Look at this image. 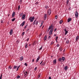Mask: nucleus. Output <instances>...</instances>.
Returning a JSON list of instances; mask_svg holds the SVG:
<instances>
[{"label":"nucleus","mask_w":79,"mask_h":79,"mask_svg":"<svg viewBox=\"0 0 79 79\" xmlns=\"http://www.w3.org/2000/svg\"><path fill=\"white\" fill-rule=\"evenodd\" d=\"M37 20H36V19L35 20L34 22H33V24H35V22Z\"/></svg>","instance_id":"32"},{"label":"nucleus","mask_w":79,"mask_h":79,"mask_svg":"<svg viewBox=\"0 0 79 79\" xmlns=\"http://www.w3.org/2000/svg\"><path fill=\"white\" fill-rule=\"evenodd\" d=\"M23 60V56L21 57L20 58V60L22 61Z\"/></svg>","instance_id":"20"},{"label":"nucleus","mask_w":79,"mask_h":79,"mask_svg":"<svg viewBox=\"0 0 79 79\" xmlns=\"http://www.w3.org/2000/svg\"><path fill=\"white\" fill-rule=\"evenodd\" d=\"M58 36L56 37V42H57V40H58Z\"/></svg>","instance_id":"29"},{"label":"nucleus","mask_w":79,"mask_h":79,"mask_svg":"<svg viewBox=\"0 0 79 79\" xmlns=\"http://www.w3.org/2000/svg\"><path fill=\"white\" fill-rule=\"evenodd\" d=\"M79 36H77L76 37V41H77L79 39Z\"/></svg>","instance_id":"16"},{"label":"nucleus","mask_w":79,"mask_h":79,"mask_svg":"<svg viewBox=\"0 0 79 79\" xmlns=\"http://www.w3.org/2000/svg\"><path fill=\"white\" fill-rule=\"evenodd\" d=\"M18 8L19 9V8H20V6L19 5L18 7Z\"/></svg>","instance_id":"44"},{"label":"nucleus","mask_w":79,"mask_h":79,"mask_svg":"<svg viewBox=\"0 0 79 79\" xmlns=\"http://www.w3.org/2000/svg\"><path fill=\"white\" fill-rule=\"evenodd\" d=\"M78 16H79V14L77 11H76L75 13V16L76 18H78Z\"/></svg>","instance_id":"4"},{"label":"nucleus","mask_w":79,"mask_h":79,"mask_svg":"<svg viewBox=\"0 0 79 79\" xmlns=\"http://www.w3.org/2000/svg\"><path fill=\"white\" fill-rule=\"evenodd\" d=\"M50 37H51V36H49V37H48V39H50Z\"/></svg>","instance_id":"47"},{"label":"nucleus","mask_w":79,"mask_h":79,"mask_svg":"<svg viewBox=\"0 0 79 79\" xmlns=\"http://www.w3.org/2000/svg\"><path fill=\"white\" fill-rule=\"evenodd\" d=\"M12 68V67H9L8 68H9V69H10H10H11Z\"/></svg>","instance_id":"45"},{"label":"nucleus","mask_w":79,"mask_h":79,"mask_svg":"<svg viewBox=\"0 0 79 79\" xmlns=\"http://www.w3.org/2000/svg\"><path fill=\"white\" fill-rule=\"evenodd\" d=\"M17 68H18V66H15L14 67V69H16Z\"/></svg>","instance_id":"26"},{"label":"nucleus","mask_w":79,"mask_h":79,"mask_svg":"<svg viewBox=\"0 0 79 79\" xmlns=\"http://www.w3.org/2000/svg\"><path fill=\"white\" fill-rule=\"evenodd\" d=\"M44 20H46L47 19V14H45L44 15Z\"/></svg>","instance_id":"6"},{"label":"nucleus","mask_w":79,"mask_h":79,"mask_svg":"<svg viewBox=\"0 0 79 79\" xmlns=\"http://www.w3.org/2000/svg\"><path fill=\"white\" fill-rule=\"evenodd\" d=\"M52 12V11H51V9H49L48 11V15H50Z\"/></svg>","instance_id":"5"},{"label":"nucleus","mask_w":79,"mask_h":79,"mask_svg":"<svg viewBox=\"0 0 79 79\" xmlns=\"http://www.w3.org/2000/svg\"><path fill=\"white\" fill-rule=\"evenodd\" d=\"M42 34H40V36H41V35H42Z\"/></svg>","instance_id":"59"},{"label":"nucleus","mask_w":79,"mask_h":79,"mask_svg":"<svg viewBox=\"0 0 79 79\" xmlns=\"http://www.w3.org/2000/svg\"><path fill=\"white\" fill-rule=\"evenodd\" d=\"M56 47H59V44H58L56 45Z\"/></svg>","instance_id":"48"},{"label":"nucleus","mask_w":79,"mask_h":79,"mask_svg":"<svg viewBox=\"0 0 79 79\" xmlns=\"http://www.w3.org/2000/svg\"><path fill=\"white\" fill-rule=\"evenodd\" d=\"M32 62L33 63V62H34V59H33L32 60Z\"/></svg>","instance_id":"54"},{"label":"nucleus","mask_w":79,"mask_h":79,"mask_svg":"<svg viewBox=\"0 0 79 79\" xmlns=\"http://www.w3.org/2000/svg\"><path fill=\"white\" fill-rule=\"evenodd\" d=\"M70 8H69V10H70Z\"/></svg>","instance_id":"62"},{"label":"nucleus","mask_w":79,"mask_h":79,"mask_svg":"<svg viewBox=\"0 0 79 79\" xmlns=\"http://www.w3.org/2000/svg\"><path fill=\"white\" fill-rule=\"evenodd\" d=\"M37 67H35L34 69L35 71H36V70H37Z\"/></svg>","instance_id":"39"},{"label":"nucleus","mask_w":79,"mask_h":79,"mask_svg":"<svg viewBox=\"0 0 79 79\" xmlns=\"http://www.w3.org/2000/svg\"><path fill=\"white\" fill-rule=\"evenodd\" d=\"M41 65H42L43 66H44V65H45V62H43L42 63Z\"/></svg>","instance_id":"30"},{"label":"nucleus","mask_w":79,"mask_h":79,"mask_svg":"<svg viewBox=\"0 0 79 79\" xmlns=\"http://www.w3.org/2000/svg\"><path fill=\"white\" fill-rule=\"evenodd\" d=\"M54 28V27L53 26V24H51V26H50L48 30H51L50 31L49 35H51L52 34V32H53V28Z\"/></svg>","instance_id":"1"},{"label":"nucleus","mask_w":79,"mask_h":79,"mask_svg":"<svg viewBox=\"0 0 79 79\" xmlns=\"http://www.w3.org/2000/svg\"><path fill=\"white\" fill-rule=\"evenodd\" d=\"M24 65L25 66H27V64L26 63H25Z\"/></svg>","instance_id":"31"},{"label":"nucleus","mask_w":79,"mask_h":79,"mask_svg":"<svg viewBox=\"0 0 79 79\" xmlns=\"http://www.w3.org/2000/svg\"><path fill=\"white\" fill-rule=\"evenodd\" d=\"M64 60H65L64 57H62V58H59L58 59V61L59 62H61V63H63V61H64Z\"/></svg>","instance_id":"2"},{"label":"nucleus","mask_w":79,"mask_h":79,"mask_svg":"<svg viewBox=\"0 0 79 79\" xmlns=\"http://www.w3.org/2000/svg\"><path fill=\"white\" fill-rule=\"evenodd\" d=\"M64 31H65V35H66L68 33V31L67 30H66V29H64Z\"/></svg>","instance_id":"7"},{"label":"nucleus","mask_w":79,"mask_h":79,"mask_svg":"<svg viewBox=\"0 0 79 79\" xmlns=\"http://www.w3.org/2000/svg\"><path fill=\"white\" fill-rule=\"evenodd\" d=\"M13 29H11L10 30V35H12L13 34Z\"/></svg>","instance_id":"8"},{"label":"nucleus","mask_w":79,"mask_h":79,"mask_svg":"<svg viewBox=\"0 0 79 79\" xmlns=\"http://www.w3.org/2000/svg\"><path fill=\"white\" fill-rule=\"evenodd\" d=\"M22 19H24L26 18V16L25 14H23L22 16Z\"/></svg>","instance_id":"9"},{"label":"nucleus","mask_w":79,"mask_h":79,"mask_svg":"<svg viewBox=\"0 0 79 79\" xmlns=\"http://www.w3.org/2000/svg\"><path fill=\"white\" fill-rule=\"evenodd\" d=\"M57 30V29L56 28V29H54V31H56Z\"/></svg>","instance_id":"51"},{"label":"nucleus","mask_w":79,"mask_h":79,"mask_svg":"<svg viewBox=\"0 0 79 79\" xmlns=\"http://www.w3.org/2000/svg\"><path fill=\"white\" fill-rule=\"evenodd\" d=\"M42 62H43V61H42L41 62V63H40V64H42Z\"/></svg>","instance_id":"52"},{"label":"nucleus","mask_w":79,"mask_h":79,"mask_svg":"<svg viewBox=\"0 0 79 79\" xmlns=\"http://www.w3.org/2000/svg\"><path fill=\"white\" fill-rule=\"evenodd\" d=\"M15 12H14L12 13V17L13 18H14V16H15Z\"/></svg>","instance_id":"13"},{"label":"nucleus","mask_w":79,"mask_h":79,"mask_svg":"<svg viewBox=\"0 0 79 79\" xmlns=\"http://www.w3.org/2000/svg\"><path fill=\"white\" fill-rule=\"evenodd\" d=\"M35 42H34L33 43V45H35Z\"/></svg>","instance_id":"55"},{"label":"nucleus","mask_w":79,"mask_h":79,"mask_svg":"<svg viewBox=\"0 0 79 79\" xmlns=\"http://www.w3.org/2000/svg\"><path fill=\"white\" fill-rule=\"evenodd\" d=\"M15 19H16L15 18L12 19V21H15Z\"/></svg>","instance_id":"28"},{"label":"nucleus","mask_w":79,"mask_h":79,"mask_svg":"<svg viewBox=\"0 0 79 79\" xmlns=\"http://www.w3.org/2000/svg\"><path fill=\"white\" fill-rule=\"evenodd\" d=\"M53 63L54 64H56V59L54 60Z\"/></svg>","instance_id":"19"},{"label":"nucleus","mask_w":79,"mask_h":79,"mask_svg":"<svg viewBox=\"0 0 79 79\" xmlns=\"http://www.w3.org/2000/svg\"><path fill=\"white\" fill-rule=\"evenodd\" d=\"M64 40H65V39H64Z\"/></svg>","instance_id":"64"},{"label":"nucleus","mask_w":79,"mask_h":79,"mask_svg":"<svg viewBox=\"0 0 79 79\" xmlns=\"http://www.w3.org/2000/svg\"><path fill=\"white\" fill-rule=\"evenodd\" d=\"M53 44H54V43L52 41L51 43V45H53Z\"/></svg>","instance_id":"35"},{"label":"nucleus","mask_w":79,"mask_h":79,"mask_svg":"<svg viewBox=\"0 0 79 79\" xmlns=\"http://www.w3.org/2000/svg\"><path fill=\"white\" fill-rule=\"evenodd\" d=\"M25 33L24 32H23L22 33V35H24Z\"/></svg>","instance_id":"37"},{"label":"nucleus","mask_w":79,"mask_h":79,"mask_svg":"<svg viewBox=\"0 0 79 79\" xmlns=\"http://www.w3.org/2000/svg\"><path fill=\"white\" fill-rule=\"evenodd\" d=\"M23 1L22 0H20V2H22Z\"/></svg>","instance_id":"58"},{"label":"nucleus","mask_w":79,"mask_h":79,"mask_svg":"<svg viewBox=\"0 0 79 79\" xmlns=\"http://www.w3.org/2000/svg\"><path fill=\"white\" fill-rule=\"evenodd\" d=\"M51 58H52L53 56H51Z\"/></svg>","instance_id":"61"},{"label":"nucleus","mask_w":79,"mask_h":79,"mask_svg":"<svg viewBox=\"0 0 79 79\" xmlns=\"http://www.w3.org/2000/svg\"><path fill=\"white\" fill-rule=\"evenodd\" d=\"M24 74V76L25 77H26V76H27V72H25Z\"/></svg>","instance_id":"10"},{"label":"nucleus","mask_w":79,"mask_h":79,"mask_svg":"<svg viewBox=\"0 0 79 79\" xmlns=\"http://www.w3.org/2000/svg\"><path fill=\"white\" fill-rule=\"evenodd\" d=\"M69 2V0H67L66 1V4L67 5H68Z\"/></svg>","instance_id":"14"},{"label":"nucleus","mask_w":79,"mask_h":79,"mask_svg":"<svg viewBox=\"0 0 79 79\" xmlns=\"http://www.w3.org/2000/svg\"><path fill=\"white\" fill-rule=\"evenodd\" d=\"M47 35H45L44 36V40H45V41L46 40V39H47Z\"/></svg>","instance_id":"18"},{"label":"nucleus","mask_w":79,"mask_h":79,"mask_svg":"<svg viewBox=\"0 0 79 79\" xmlns=\"http://www.w3.org/2000/svg\"><path fill=\"white\" fill-rule=\"evenodd\" d=\"M55 19H56L58 18V17H57V15H56L55 17Z\"/></svg>","instance_id":"40"},{"label":"nucleus","mask_w":79,"mask_h":79,"mask_svg":"<svg viewBox=\"0 0 79 79\" xmlns=\"http://www.w3.org/2000/svg\"><path fill=\"white\" fill-rule=\"evenodd\" d=\"M29 38H27V42H28V41L29 40Z\"/></svg>","instance_id":"53"},{"label":"nucleus","mask_w":79,"mask_h":79,"mask_svg":"<svg viewBox=\"0 0 79 79\" xmlns=\"http://www.w3.org/2000/svg\"><path fill=\"white\" fill-rule=\"evenodd\" d=\"M17 78H18V79H19V78H20V76L18 75L17 77Z\"/></svg>","instance_id":"33"},{"label":"nucleus","mask_w":79,"mask_h":79,"mask_svg":"<svg viewBox=\"0 0 79 79\" xmlns=\"http://www.w3.org/2000/svg\"><path fill=\"white\" fill-rule=\"evenodd\" d=\"M3 21L2 20L1 21V23H3Z\"/></svg>","instance_id":"49"},{"label":"nucleus","mask_w":79,"mask_h":79,"mask_svg":"<svg viewBox=\"0 0 79 79\" xmlns=\"http://www.w3.org/2000/svg\"><path fill=\"white\" fill-rule=\"evenodd\" d=\"M39 4V2H36V3H35V5H37Z\"/></svg>","instance_id":"43"},{"label":"nucleus","mask_w":79,"mask_h":79,"mask_svg":"<svg viewBox=\"0 0 79 79\" xmlns=\"http://www.w3.org/2000/svg\"><path fill=\"white\" fill-rule=\"evenodd\" d=\"M71 21V19L69 18L68 19V22L69 23V22H70V21Z\"/></svg>","instance_id":"12"},{"label":"nucleus","mask_w":79,"mask_h":79,"mask_svg":"<svg viewBox=\"0 0 79 79\" xmlns=\"http://www.w3.org/2000/svg\"><path fill=\"white\" fill-rule=\"evenodd\" d=\"M27 26V24L26 26L25 27H24V29H26V28Z\"/></svg>","instance_id":"41"},{"label":"nucleus","mask_w":79,"mask_h":79,"mask_svg":"<svg viewBox=\"0 0 79 79\" xmlns=\"http://www.w3.org/2000/svg\"><path fill=\"white\" fill-rule=\"evenodd\" d=\"M44 25H43V26L42 27V29H43L44 28Z\"/></svg>","instance_id":"56"},{"label":"nucleus","mask_w":79,"mask_h":79,"mask_svg":"<svg viewBox=\"0 0 79 79\" xmlns=\"http://www.w3.org/2000/svg\"><path fill=\"white\" fill-rule=\"evenodd\" d=\"M40 59V57L38 56V57L37 58L36 60V62H38V61H39V59Z\"/></svg>","instance_id":"17"},{"label":"nucleus","mask_w":79,"mask_h":79,"mask_svg":"<svg viewBox=\"0 0 79 79\" xmlns=\"http://www.w3.org/2000/svg\"><path fill=\"white\" fill-rule=\"evenodd\" d=\"M38 23H39V22L38 21L36 22L35 23L36 25H37V24H38Z\"/></svg>","instance_id":"42"},{"label":"nucleus","mask_w":79,"mask_h":79,"mask_svg":"<svg viewBox=\"0 0 79 79\" xmlns=\"http://www.w3.org/2000/svg\"><path fill=\"white\" fill-rule=\"evenodd\" d=\"M69 41L68 40H67V41H66V44H69Z\"/></svg>","instance_id":"24"},{"label":"nucleus","mask_w":79,"mask_h":79,"mask_svg":"<svg viewBox=\"0 0 79 79\" xmlns=\"http://www.w3.org/2000/svg\"><path fill=\"white\" fill-rule=\"evenodd\" d=\"M34 19H35V17H34V16H33L32 17H30L29 18V20H30L31 23H32V22H33Z\"/></svg>","instance_id":"3"},{"label":"nucleus","mask_w":79,"mask_h":79,"mask_svg":"<svg viewBox=\"0 0 79 79\" xmlns=\"http://www.w3.org/2000/svg\"><path fill=\"white\" fill-rule=\"evenodd\" d=\"M62 23H63V20H60L59 22V24H61Z\"/></svg>","instance_id":"22"},{"label":"nucleus","mask_w":79,"mask_h":79,"mask_svg":"<svg viewBox=\"0 0 79 79\" xmlns=\"http://www.w3.org/2000/svg\"><path fill=\"white\" fill-rule=\"evenodd\" d=\"M2 74H1V76L0 77V79H2Z\"/></svg>","instance_id":"34"},{"label":"nucleus","mask_w":79,"mask_h":79,"mask_svg":"<svg viewBox=\"0 0 79 79\" xmlns=\"http://www.w3.org/2000/svg\"><path fill=\"white\" fill-rule=\"evenodd\" d=\"M39 77H40V74L38 75Z\"/></svg>","instance_id":"57"},{"label":"nucleus","mask_w":79,"mask_h":79,"mask_svg":"<svg viewBox=\"0 0 79 79\" xmlns=\"http://www.w3.org/2000/svg\"><path fill=\"white\" fill-rule=\"evenodd\" d=\"M25 21H23V22L22 23V24H21V25H22V26H24V24H25Z\"/></svg>","instance_id":"15"},{"label":"nucleus","mask_w":79,"mask_h":79,"mask_svg":"<svg viewBox=\"0 0 79 79\" xmlns=\"http://www.w3.org/2000/svg\"><path fill=\"white\" fill-rule=\"evenodd\" d=\"M43 48V46H42L39 49V50H41L42 49V48Z\"/></svg>","instance_id":"25"},{"label":"nucleus","mask_w":79,"mask_h":79,"mask_svg":"<svg viewBox=\"0 0 79 79\" xmlns=\"http://www.w3.org/2000/svg\"><path fill=\"white\" fill-rule=\"evenodd\" d=\"M19 67H20V65H19V67H17V69L16 71H18V69H19Z\"/></svg>","instance_id":"38"},{"label":"nucleus","mask_w":79,"mask_h":79,"mask_svg":"<svg viewBox=\"0 0 79 79\" xmlns=\"http://www.w3.org/2000/svg\"><path fill=\"white\" fill-rule=\"evenodd\" d=\"M25 45V48H27V43H26Z\"/></svg>","instance_id":"21"},{"label":"nucleus","mask_w":79,"mask_h":79,"mask_svg":"<svg viewBox=\"0 0 79 79\" xmlns=\"http://www.w3.org/2000/svg\"><path fill=\"white\" fill-rule=\"evenodd\" d=\"M64 69L65 70H66V69H68V67L67 66L65 67Z\"/></svg>","instance_id":"27"},{"label":"nucleus","mask_w":79,"mask_h":79,"mask_svg":"<svg viewBox=\"0 0 79 79\" xmlns=\"http://www.w3.org/2000/svg\"><path fill=\"white\" fill-rule=\"evenodd\" d=\"M17 42H18V41L17 40Z\"/></svg>","instance_id":"63"},{"label":"nucleus","mask_w":79,"mask_h":79,"mask_svg":"<svg viewBox=\"0 0 79 79\" xmlns=\"http://www.w3.org/2000/svg\"><path fill=\"white\" fill-rule=\"evenodd\" d=\"M56 34H55L54 35V36H56Z\"/></svg>","instance_id":"60"},{"label":"nucleus","mask_w":79,"mask_h":79,"mask_svg":"<svg viewBox=\"0 0 79 79\" xmlns=\"http://www.w3.org/2000/svg\"><path fill=\"white\" fill-rule=\"evenodd\" d=\"M49 79H52V78L51 77H49Z\"/></svg>","instance_id":"50"},{"label":"nucleus","mask_w":79,"mask_h":79,"mask_svg":"<svg viewBox=\"0 0 79 79\" xmlns=\"http://www.w3.org/2000/svg\"><path fill=\"white\" fill-rule=\"evenodd\" d=\"M60 51H61L62 50H63V49H62V48L60 49Z\"/></svg>","instance_id":"46"},{"label":"nucleus","mask_w":79,"mask_h":79,"mask_svg":"<svg viewBox=\"0 0 79 79\" xmlns=\"http://www.w3.org/2000/svg\"><path fill=\"white\" fill-rule=\"evenodd\" d=\"M45 8L46 9H48V8H49V7H48V6L47 5L45 6Z\"/></svg>","instance_id":"23"},{"label":"nucleus","mask_w":79,"mask_h":79,"mask_svg":"<svg viewBox=\"0 0 79 79\" xmlns=\"http://www.w3.org/2000/svg\"><path fill=\"white\" fill-rule=\"evenodd\" d=\"M23 13H21L20 14H19V16H22V15H23Z\"/></svg>","instance_id":"36"},{"label":"nucleus","mask_w":79,"mask_h":79,"mask_svg":"<svg viewBox=\"0 0 79 79\" xmlns=\"http://www.w3.org/2000/svg\"><path fill=\"white\" fill-rule=\"evenodd\" d=\"M44 22L43 21H42V22L41 24V26H40V27H42V25H43V24H44Z\"/></svg>","instance_id":"11"}]
</instances>
